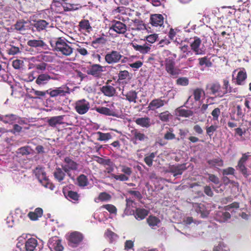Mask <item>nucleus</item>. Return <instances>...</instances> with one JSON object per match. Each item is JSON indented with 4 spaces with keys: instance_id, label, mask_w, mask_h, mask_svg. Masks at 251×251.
I'll return each instance as SVG.
<instances>
[{
    "instance_id": "59",
    "label": "nucleus",
    "mask_w": 251,
    "mask_h": 251,
    "mask_svg": "<svg viewBox=\"0 0 251 251\" xmlns=\"http://www.w3.org/2000/svg\"><path fill=\"white\" fill-rule=\"evenodd\" d=\"M176 83L178 85L187 86L189 84V80L185 77H179L176 80Z\"/></svg>"
},
{
    "instance_id": "62",
    "label": "nucleus",
    "mask_w": 251,
    "mask_h": 251,
    "mask_svg": "<svg viewBox=\"0 0 251 251\" xmlns=\"http://www.w3.org/2000/svg\"><path fill=\"white\" fill-rule=\"evenodd\" d=\"M158 38V34H151L146 37V39L144 40H146L147 42L151 44L154 43Z\"/></svg>"
},
{
    "instance_id": "49",
    "label": "nucleus",
    "mask_w": 251,
    "mask_h": 251,
    "mask_svg": "<svg viewBox=\"0 0 251 251\" xmlns=\"http://www.w3.org/2000/svg\"><path fill=\"white\" fill-rule=\"evenodd\" d=\"M79 26L82 29L85 30L88 32L92 30V27L88 20H81L79 23Z\"/></svg>"
},
{
    "instance_id": "51",
    "label": "nucleus",
    "mask_w": 251,
    "mask_h": 251,
    "mask_svg": "<svg viewBox=\"0 0 251 251\" xmlns=\"http://www.w3.org/2000/svg\"><path fill=\"white\" fill-rule=\"evenodd\" d=\"M172 115L168 111L161 112L158 115L159 119L163 122H167L171 118Z\"/></svg>"
},
{
    "instance_id": "13",
    "label": "nucleus",
    "mask_w": 251,
    "mask_h": 251,
    "mask_svg": "<svg viewBox=\"0 0 251 251\" xmlns=\"http://www.w3.org/2000/svg\"><path fill=\"white\" fill-rule=\"evenodd\" d=\"M201 44V40L198 37H195L194 41L190 44L191 49L196 55L205 54V50L200 48Z\"/></svg>"
},
{
    "instance_id": "11",
    "label": "nucleus",
    "mask_w": 251,
    "mask_h": 251,
    "mask_svg": "<svg viewBox=\"0 0 251 251\" xmlns=\"http://www.w3.org/2000/svg\"><path fill=\"white\" fill-rule=\"evenodd\" d=\"M131 133L133 137L131 138V141L134 144H137L138 142H144L148 140L149 138L144 133L137 129H134L131 130Z\"/></svg>"
},
{
    "instance_id": "37",
    "label": "nucleus",
    "mask_w": 251,
    "mask_h": 251,
    "mask_svg": "<svg viewBox=\"0 0 251 251\" xmlns=\"http://www.w3.org/2000/svg\"><path fill=\"white\" fill-rule=\"evenodd\" d=\"M65 197L69 201H73L74 203H77L79 195L76 192L72 190L68 191L66 193L64 192Z\"/></svg>"
},
{
    "instance_id": "57",
    "label": "nucleus",
    "mask_w": 251,
    "mask_h": 251,
    "mask_svg": "<svg viewBox=\"0 0 251 251\" xmlns=\"http://www.w3.org/2000/svg\"><path fill=\"white\" fill-rule=\"evenodd\" d=\"M121 167V172L125 175H126V176L129 177L131 175L132 173V168L129 167L126 165H122Z\"/></svg>"
},
{
    "instance_id": "6",
    "label": "nucleus",
    "mask_w": 251,
    "mask_h": 251,
    "mask_svg": "<svg viewBox=\"0 0 251 251\" xmlns=\"http://www.w3.org/2000/svg\"><path fill=\"white\" fill-rule=\"evenodd\" d=\"M120 52L112 50L108 52L105 55V61L108 64L118 63L123 57Z\"/></svg>"
},
{
    "instance_id": "38",
    "label": "nucleus",
    "mask_w": 251,
    "mask_h": 251,
    "mask_svg": "<svg viewBox=\"0 0 251 251\" xmlns=\"http://www.w3.org/2000/svg\"><path fill=\"white\" fill-rule=\"evenodd\" d=\"M175 112L176 116L185 118L191 116L193 114V112L191 110L182 109L181 107L176 108Z\"/></svg>"
},
{
    "instance_id": "48",
    "label": "nucleus",
    "mask_w": 251,
    "mask_h": 251,
    "mask_svg": "<svg viewBox=\"0 0 251 251\" xmlns=\"http://www.w3.org/2000/svg\"><path fill=\"white\" fill-rule=\"evenodd\" d=\"M156 154V152H151L145 157L144 162L149 167H151L152 165L153 160Z\"/></svg>"
},
{
    "instance_id": "41",
    "label": "nucleus",
    "mask_w": 251,
    "mask_h": 251,
    "mask_svg": "<svg viewBox=\"0 0 251 251\" xmlns=\"http://www.w3.org/2000/svg\"><path fill=\"white\" fill-rule=\"evenodd\" d=\"M223 88L225 91L221 92V94L218 95V97L220 98L222 97L225 94L228 93H230L232 92L231 87L230 86L229 81L227 79H224L223 80Z\"/></svg>"
},
{
    "instance_id": "39",
    "label": "nucleus",
    "mask_w": 251,
    "mask_h": 251,
    "mask_svg": "<svg viewBox=\"0 0 251 251\" xmlns=\"http://www.w3.org/2000/svg\"><path fill=\"white\" fill-rule=\"evenodd\" d=\"M49 25V23L44 20H39L35 21L33 24L34 27L38 31H40L46 29Z\"/></svg>"
},
{
    "instance_id": "42",
    "label": "nucleus",
    "mask_w": 251,
    "mask_h": 251,
    "mask_svg": "<svg viewBox=\"0 0 251 251\" xmlns=\"http://www.w3.org/2000/svg\"><path fill=\"white\" fill-rule=\"evenodd\" d=\"M112 198L111 196L106 192H101L99 194L98 198L95 199L96 202L100 201H110Z\"/></svg>"
},
{
    "instance_id": "60",
    "label": "nucleus",
    "mask_w": 251,
    "mask_h": 251,
    "mask_svg": "<svg viewBox=\"0 0 251 251\" xmlns=\"http://www.w3.org/2000/svg\"><path fill=\"white\" fill-rule=\"evenodd\" d=\"M217 128H218V126H215V125H211V126H210L209 127H206V134L210 137H211L213 135L214 132L216 131Z\"/></svg>"
},
{
    "instance_id": "5",
    "label": "nucleus",
    "mask_w": 251,
    "mask_h": 251,
    "mask_svg": "<svg viewBox=\"0 0 251 251\" xmlns=\"http://www.w3.org/2000/svg\"><path fill=\"white\" fill-rule=\"evenodd\" d=\"M47 92L51 98H56L67 96L70 94V90L67 85H63L61 87H56L53 89H48L47 90Z\"/></svg>"
},
{
    "instance_id": "34",
    "label": "nucleus",
    "mask_w": 251,
    "mask_h": 251,
    "mask_svg": "<svg viewBox=\"0 0 251 251\" xmlns=\"http://www.w3.org/2000/svg\"><path fill=\"white\" fill-rule=\"evenodd\" d=\"M149 211L144 208H137L134 213L135 219L137 220L144 219L149 214Z\"/></svg>"
},
{
    "instance_id": "54",
    "label": "nucleus",
    "mask_w": 251,
    "mask_h": 251,
    "mask_svg": "<svg viewBox=\"0 0 251 251\" xmlns=\"http://www.w3.org/2000/svg\"><path fill=\"white\" fill-rule=\"evenodd\" d=\"M64 9L67 11L75 10L81 7L78 4H75L70 3H65L63 6Z\"/></svg>"
},
{
    "instance_id": "17",
    "label": "nucleus",
    "mask_w": 251,
    "mask_h": 251,
    "mask_svg": "<svg viewBox=\"0 0 251 251\" xmlns=\"http://www.w3.org/2000/svg\"><path fill=\"white\" fill-rule=\"evenodd\" d=\"M110 29L113 30L118 34H124L127 30V26L120 21H114L112 23Z\"/></svg>"
},
{
    "instance_id": "16",
    "label": "nucleus",
    "mask_w": 251,
    "mask_h": 251,
    "mask_svg": "<svg viewBox=\"0 0 251 251\" xmlns=\"http://www.w3.org/2000/svg\"><path fill=\"white\" fill-rule=\"evenodd\" d=\"M247 78V74L245 68H241L238 72L236 77H233L232 80H235L234 83L237 85H244Z\"/></svg>"
},
{
    "instance_id": "61",
    "label": "nucleus",
    "mask_w": 251,
    "mask_h": 251,
    "mask_svg": "<svg viewBox=\"0 0 251 251\" xmlns=\"http://www.w3.org/2000/svg\"><path fill=\"white\" fill-rule=\"evenodd\" d=\"M20 49L19 47L11 46L9 49L7 50L8 54L14 55L20 52Z\"/></svg>"
},
{
    "instance_id": "7",
    "label": "nucleus",
    "mask_w": 251,
    "mask_h": 251,
    "mask_svg": "<svg viewBox=\"0 0 251 251\" xmlns=\"http://www.w3.org/2000/svg\"><path fill=\"white\" fill-rule=\"evenodd\" d=\"M83 235L77 231L71 233L68 237V245L72 248L78 247L83 240Z\"/></svg>"
},
{
    "instance_id": "31",
    "label": "nucleus",
    "mask_w": 251,
    "mask_h": 251,
    "mask_svg": "<svg viewBox=\"0 0 251 251\" xmlns=\"http://www.w3.org/2000/svg\"><path fill=\"white\" fill-rule=\"evenodd\" d=\"M38 245L37 240L34 238L28 239L25 243L26 251H34Z\"/></svg>"
},
{
    "instance_id": "21",
    "label": "nucleus",
    "mask_w": 251,
    "mask_h": 251,
    "mask_svg": "<svg viewBox=\"0 0 251 251\" xmlns=\"http://www.w3.org/2000/svg\"><path fill=\"white\" fill-rule=\"evenodd\" d=\"M50 79H55V78L47 73L41 74L37 76L35 83L39 86H44L47 84Z\"/></svg>"
},
{
    "instance_id": "18",
    "label": "nucleus",
    "mask_w": 251,
    "mask_h": 251,
    "mask_svg": "<svg viewBox=\"0 0 251 251\" xmlns=\"http://www.w3.org/2000/svg\"><path fill=\"white\" fill-rule=\"evenodd\" d=\"M206 88L207 91V93L210 95H216V94L219 95L222 92L221 91V86L218 82L207 84ZM217 96H218V95H217Z\"/></svg>"
},
{
    "instance_id": "43",
    "label": "nucleus",
    "mask_w": 251,
    "mask_h": 251,
    "mask_svg": "<svg viewBox=\"0 0 251 251\" xmlns=\"http://www.w3.org/2000/svg\"><path fill=\"white\" fill-rule=\"evenodd\" d=\"M77 185L80 187H85L88 184V180L87 177L83 175H80L77 177Z\"/></svg>"
},
{
    "instance_id": "55",
    "label": "nucleus",
    "mask_w": 251,
    "mask_h": 251,
    "mask_svg": "<svg viewBox=\"0 0 251 251\" xmlns=\"http://www.w3.org/2000/svg\"><path fill=\"white\" fill-rule=\"evenodd\" d=\"M202 94H204V91L201 88H197L193 91L194 98L195 101H200Z\"/></svg>"
},
{
    "instance_id": "15",
    "label": "nucleus",
    "mask_w": 251,
    "mask_h": 251,
    "mask_svg": "<svg viewBox=\"0 0 251 251\" xmlns=\"http://www.w3.org/2000/svg\"><path fill=\"white\" fill-rule=\"evenodd\" d=\"M146 29V26L145 24L142 21L138 19L132 21V22L128 25V31H131L132 32L141 31Z\"/></svg>"
},
{
    "instance_id": "27",
    "label": "nucleus",
    "mask_w": 251,
    "mask_h": 251,
    "mask_svg": "<svg viewBox=\"0 0 251 251\" xmlns=\"http://www.w3.org/2000/svg\"><path fill=\"white\" fill-rule=\"evenodd\" d=\"M230 218V214L227 211H219L215 215V219L220 223H225Z\"/></svg>"
},
{
    "instance_id": "53",
    "label": "nucleus",
    "mask_w": 251,
    "mask_h": 251,
    "mask_svg": "<svg viewBox=\"0 0 251 251\" xmlns=\"http://www.w3.org/2000/svg\"><path fill=\"white\" fill-rule=\"evenodd\" d=\"M111 177L114 178L116 180H119L121 181H126L129 180V177L126 176V175L124 174H121L120 175H115L114 174H111Z\"/></svg>"
},
{
    "instance_id": "20",
    "label": "nucleus",
    "mask_w": 251,
    "mask_h": 251,
    "mask_svg": "<svg viewBox=\"0 0 251 251\" xmlns=\"http://www.w3.org/2000/svg\"><path fill=\"white\" fill-rule=\"evenodd\" d=\"M150 23L152 26L161 27L164 24V17L162 15L159 14L151 15Z\"/></svg>"
},
{
    "instance_id": "23",
    "label": "nucleus",
    "mask_w": 251,
    "mask_h": 251,
    "mask_svg": "<svg viewBox=\"0 0 251 251\" xmlns=\"http://www.w3.org/2000/svg\"><path fill=\"white\" fill-rule=\"evenodd\" d=\"M17 119H18V116L14 114L0 115V121L4 124H13L17 122Z\"/></svg>"
},
{
    "instance_id": "28",
    "label": "nucleus",
    "mask_w": 251,
    "mask_h": 251,
    "mask_svg": "<svg viewBox=\"0 0 251 251\" xmlns=\"http://www.w3.org/2000/svg\"><path fill=\"white\" fill-rule=\"evenodd\" d=\"M193 206L198 213L201 214L202 218L206 217L208 215V211L206 210V207L203 204L195 203Z\"/></svg>"
},
{
    "instance_id": "40",
    "label": "nucleus",
    "mask_w": 251,
    "mask_h": 251,
    "mask_svg": "<svg viewBox=\"0 0 251 251\" xmlns=\"http://www.w3.org/2000/svg\"><path fill=\"white\" fill-rule=\"evenodd\" d=\"M29 93H33L35 97H33L31 95L28 94L27 96L30 99H41L44 97L46 94H47V90L46 91H42L36 90L34 89H32Z\"/></svg>"
},
{
    "instance_id": "12",
    "label": "nucleus",
    "mask_w": 251,
    "mask_h": 251,
    "mask_svg": "<svg viewBox=\"0 0 251 251\" xmlns=\"http://www.w3.org/2000/svg\"><path fill=\"white\" fill-rule=\"evenodd\" d=\"M48 245L51 251H63L64 249L61 240L56 236L50 238Z\"/></svg>"
},
{
    "instance_id": "52",
    "label": "nucleus",
    "mask_w": 251,
    "mask_h": 251,
    "mask_svg": "<svg viewBox=\"0 0 251 251\" xmlns=\"http://www.w3.org/2000/svg\"><path fill=\"white\" fill-rule=\"evenodd\" d=\"M97 134L99 135L98 140L99 141H107L112 138V135L110 133H102L98 131Z\"/></svg>"
},
{
    "instance_id": "22",
    "label": "nucleus",
    "mask_w": 251,
    "mask_h": 251,
    "mask_svg": "<svg viewBox=\"0 0 251 251\" xmlns=\"http://www.w3.org/2000/svg\"><path fill=\"white\" fill-rule=\"evenodd\" d=\"M131 45L136 51H138L142 54L149 53L151 49V45L147 43H145L143 45H139L135 42H132L131 43Z\"/></svg>"
},
{
    "instance_id": "30",
    "label": "nucleus",
    "mask_w": 251,
    "mask_h": 251,
    "mask_svg": "<svg viewBox=\"0 0 251 251\" xmlns=\"http://www.w3.org/2000/svg\"><path fill=\"white\" fill-rule=\"evenodd\" d=\"M96 111L101 114L106 116H116V112L113 109L106 107H98L95 109Z\"/></svg>"
},
{
    "instance_id": "14",
    "label": "nucleus",
    "mask_w": 251,
    "mask_h": 251,
    "mask_svg": "<svg viewBox=\"0 0 251 251\" xmlns=\"http://www.w3.org/2000/svg\"><path fill=\"white\" fill-rule=\"evenodd\" d=\"M111 82V80H107L106 82V84L100 88V91L103 95L108 97H112L114 96L116 93L115 88L109 85Z\"/></svg>"
},
{
    "instance_id": "46",
    "label": "nucleus",
    "mask_w": 251,
    "mask_h": 251,
    "mask_svg": "<svg viewBox=\"0 0 251 251\" xmlns=\"http://www.w3.org/2000/svg\"><path fill=\"white\" fill-rule=\"evenodd\" d=\"M207 163L210 165V167H215L216 166L222 167L224 165L223 160L220 158L209 160L207 161Z\"/></svg>"
},
{
    "instance_id": "33",
    "label": "nucleus",
    "mask_w": 251,
    "mask_h": 251,
    "mask_svg": "<svg viewBox=\"0 0 251 251\" xmlns=\"http://www.w3.org/2000/svg\"><path fill=\"white\" fill-rule=\"evenodd\" d=\"M185 170L186 167L185 164L173 165L170 167V172L174 174V176H176L177 175H181Z\"/></svg>"
},
{
    "instance_id": "50",
    "label": "nucleus",
    "mask_w": 251,
    "mask_h": 251,
    "mask_svg": "<svg viewBox=\"0 0 251 251\" xmlns=\"http://www.w3.org/2000/svg\"><path fill=\"white\" fill-rule=\"evenodd\" d=\"M103 208L107 210L110 214H117V209L115 206L111 204H106L101 206L100 208V209Z\"/></svg>"
},
{
    "instance_id": "32",
    "label": "nucleus",
    "mask_w": 251,
    "mask_h": 251,
    "mask_svg": "<svg viewBox=\"0 0 251 251\" xmlns=\"http://www.w3.org/2000/svg\"><path fill=\"white\" fill-rule=\"evenodd\" d=\"M135 122L137 125L147 128L150 127L151 125V119L148 117L138 118Z\"/></svg>"
},
{
    "instance_id": "2",
    "label": "nucleus",
    "mask_w": 251,
    "mask_h": 251,
    "mask_svg": "<svg viewBox=\"0 0 251 251\" xmlns=\"http://www.w3.org/2000/svg\"><path fill=\"white\" fill-rule=\"evenodd\" d=\"M34 173L36 177L43 186L51 190L54 189V185L50 182L43 168L37 167L34 171Z\"/></svg>"
},
{
    "instance_id": "24",
    "label": "nucleus",
    "mask_w": 251,
    "mask_h": 251,
    "mask_svg": "<svg viewBox=\"0 0 251 251\" xmlns=\"http://www.w3.org/2000/svg\"><path fill=\"white\" fill-rule=\"evenodd\" d=\"M167 103V101L164 100H162L160 99H155L150 102L148 108L149 110H154L156 109L163 106L165 104Z\"/></svg>"
},
{
    "instance_id": "64",
    "label": "nucleus",
    "mask_w": 251,
    "mask_h": 251,
    "mask_svg": "<svg viewBox=\"0 0 251 251\" xmlns=\"http://www.w3.org/2000/svg\"><path fill=\"white\" fill-rule=\"evenodd\" d=\"M169 131H167V132L165 134L164 138L166 140H173L175 138V135L173 133V129L169 128Z\"/></svg>"
},
{
    "instance_id": "26",
    "label": "nucleus",
    "mask_w": 251,
    "mask_h": 251,
    "mask_svg": "<svg viewBox=\"0 0 251 251\" xmlns=\"http://www.w3.org/2000/svg\"><path fill=\"white\" fill-rule=\"evenodd\" d=\"M66 173L62 168L56 167L54 171L53 176L57 181L62 184L65 178Z\"/></svg>"
},
{
    "instance_id": "29",
    "label": "nucleus",
    "mask_w": 251,
    "mask_h": 251,
    "mask_svg": "<svg viewBox=\"0 0 251 251\" xmlns=\"http://www.w3.org/2000/svg\"><path fill=\"white\" fill-rule=\"evenodd\" d=\"M43 214V210L40 207L36 208L34 211H30L27 214V217L31 221H36L41 218Z\"/></svg>"
},
{
    "instance_id": "35",
    "label": "nucleus",
    "mask_w": 251,
    "mask_h": 251,
    "mask_svg": "<svg viewBox=\"0 0 251 251\" xmlns=\"http://www.w3.org/2000/svg\"><path fill=\"white\" fill-rule=\"evenodd\" d=\"M29 23L24 20L18 21L15 24V28L19 31H24L29 28Z\"/></svg>"
},
{
    "instance_id": "1",
    "label": "nucleus",
    "mask_w": 251,
    "mask_h": 251,
    "mask_svg": "<svg viewBox=\"0 0 251 251\" xmlns=\"http://www.w3.org/2000/svg\"><path fill=\"white\" fill-rule=\"evenodd\" d=\"M50 43L52 47H54V50L62 55L69 56L73 52V49L61 37L58 38L56 41H51Z\"/></svg>"
},
{
    "instance_id": "45",
    "label": "nucleus",
    "mask_w": 251,
    "mask_h": 251,
    "mask_svg": "<svg viewBox=\"0 0 251 251\" xmlns=\"http://www.w3.org/2000/svg\"><path fill=\"white\" fill-rule=\"evenodd\" d=\"M199 65L200 66H203L205 65L206 67H211L212 66V63L210 61V58L207 56H204L198 59Z\"/></svg>"
},
{
    "instance_id": "19",
    "label": "nucleus",
    "mask_w": 251,
    "mask_h": 251,
    "mask_svg": "<svg viewBox=\"0 0 251 251\" xmlns=\"http://www.w3.org/2000/svg\"><path fill=\"white\" fill-rule=\"evenodd\" d=\"M27 45L30 47L35 48L37 49L40 48L46 50L48 47L46 43L40 38L29 40L27 42Z\"/></svg>"
},
{
    "instance_id": "4",
    "label": "nucleus",
    "mask_w": 251,
    "mask_h": 251,
    "mask_svg": "<svg viewBox=\"0 0 251 251\" xmlns=\"http://www.w3.org/2000/svg\"><path fill=\"white\" fill-rule=\"evenodd\" d=\"M250 154V153L249 152L243 153L242 157L237 162V165L236 166V169L238 170L246 178L249 176L248 169L246 166V164L247 161L248 160L249 157L251 156Z\"/></svg>"
},
{
    "instance_id": "56",
    "label": "nucleus",
    "mask_w": 251,
    "mask_h": 251,
    "mask_svg": "<svg viewBox=\"0 0 251 251\" xmlns=\"http://www.w3.org/2000/svg\"><path fill=\"white\" fill-rule=\"evenodd\" d=\"M129 76V73L127 70L120 71L118 74V80L122 81Z\"/></svg>"
},
{
    "instance_id": "36",
    "label": "nucleus",
    "mask_w": 251,
    "mask_h": 251,
    "mask_svg": "<svg viewBox=\"0 0 251 251\" xmlns=\"http://www.w3.org/2000/svg\"><path fill=\"white\" fill-rule=\"evenodd\" d=\"M123 96L126 97V100L129 102H136V99H137V93L135 91L131 90L127 92L126 94H124V92H122Z\"/></svg>"
},
{
    "instance_id": "3",
    "label": "nucleus",
    "mask_w": 251,
    "mask_h": 251,
    "mask_svg": "<svg viewBox=\"0 0 251 251\" xmlns=\"http://www.w3.org/2000/svg\"><path fill=\"white\" fill-rule=\"evenodd\" d=\"M61 167L67 175L70 176L72 171L75 172L78 170L79 164L71 157L67 156L64 158V164L61 165Z\"/></svg>"
},
{
    "instance_id": "58",
    "label": "nucleus",
    "mask_w": 251,
    "mask_h": 251,
    "mask_svg": "<svg viewBox=\"0 0 251 251\" xmlns=\"http://www.w3.org/2000/svg\"><path fill=\"white\" fill-rule=\"evenodd\" d=\"M236 115L239 118H243L245 115V109H243L240 105L236 106Z\"/></svg>"
},
{
    "instance_id": "8",
    "label": "nucleus",
    "mask_w": 251,
    "mask_h": 251,
    "mask_svg": "<svg viewBox=\"0 0 251 251\" xmlns=\"http://www.w3.org/2000/svg\"><path fill=\"white\" fill-rule=\"evenodd\" d=\"M90 108V102L84 99L78 100L75 102V109L76 112L80 115L86 113Z\"/></svg>"
},
{
    "instance_id": "63",
    "label": "nucleus",
    "mask_w": 251,
    "mask_h": 251,
    "mask_svg": "<svg viewBox=\"0 0 251 251\" xmlns=\"http://www.w3.org/2000/svg\"><path fill=\"white\" fill-rule=\"evenodd\" d=\"M220 114L221 110L219 108L217 107L214 109L211 112V115L213 117V120L214 121H217Z\"/></svg>"
},
{
    "instance_id": "10",
    "label": "nucleus",
    "mask_w": 251,
    "mask_h": 251,
    "mask_svg": "<svg viewBox=\"0 0 251 251\" xmlns=\"http://www.w3.org/2000/svg\"><path fill=\"white\" fill-rule=\"evenodd\" d=\"M103 66L100 64H94L88 67L86 73L88 75H92L95 78H100L102 76Z\"/></svg>"
},
{
    "instance_id": "25",
    "label": "nucleus",
    "mask_w": 251,
    "mask_h": 251,
    "mask_svg": "<svg viewBox=\"0 0 251 251\" xmlns=\"http://www.w3.org/2000/svg\"><path fill=\"white\" fill-rule=\"evenodd\" d=\"M65 115L54 116L50 118L47 121L48 125L51 127H55L57 125H63Z\"/></svg>"
},
{
    "instance_id": "9",
    "label": "nucleus",
    "mask_w": 251,
    "mask_h": 251,
    "mask_svg": "<svg viewBox=\"0 0 251 251\" xmlns=\"http://www.w3.org/2000/svg\"><path fill=\"white\" fill-rule=\"evenodd\" d=\"M165 67L166 72L172 76L176 77L180 73V70L175 67V62L170 57L165 61Z\"/></svg>"
},
{
    "instance_id": "44",
    "label": "nucleus",
    "mask_w": 251,
    "mask_h": 251,
    "mask_svg": "<svg viewBox=\"0 0 251 251\" xmlns=\"http://www.w3.org/2000/svg\"><path fill=\"white\" fill-rule=\"evenodd\" d=\"M38 58L43 61L51 62L54 59V57L51 52H46L38 56Z\"/></svg>"
},
{
    "instance_id": "47",
    "label": "nucleus",
    "mask_w": 251,
    "mask_h": 251,
    "mask_svg": "<svg viewBox=\"0 0 251 251\" xmlns=\"http://www.w3.org/2000/svg\"><path fill=\"white\" fill-rule=\"evenodd\" d=\"M147 222L151 227L153 228L154 226H157L160 221L155 216H150L147 219Z\"/></svg>"
}]
</instances>
